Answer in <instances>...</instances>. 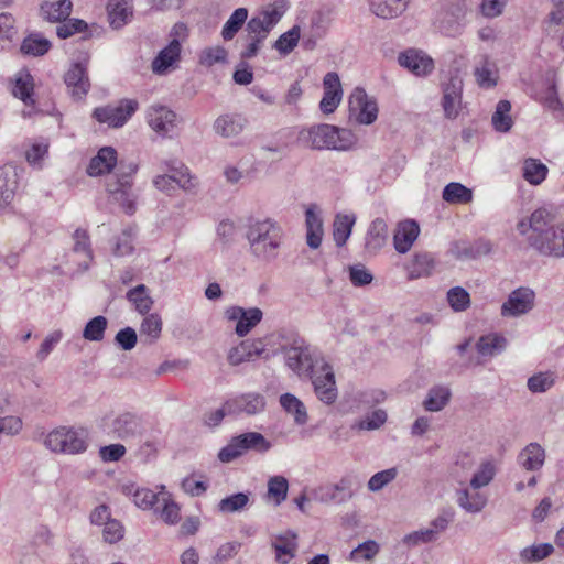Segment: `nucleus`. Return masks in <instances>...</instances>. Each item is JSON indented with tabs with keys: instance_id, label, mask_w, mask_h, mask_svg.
Returning <instances> with one entry per match:
<instances>
[{
	"instance_id": "obj_26",
	"label": "nucleus",
	"mask_w": 564,
	"mask_h": 564,
	"mask_svg": "<svg viewBox=\"0 0 564 564\" xmlns=\"http://www.w3.org/2000/svg\"><path fill=\"white\" fill-rule=\"evenodd\" d=\"M165 173L167 177L177 185L178 188L194 193L198 181L197 177L189 173V169L178 160H170L164 162Z\"/></svg>"
},
{
	"instance_id": "obj_46",
	"label": "nucleus",
	"mask_w": 564,
	"mask_h": 564,
	"mask_svg": "<svg viewBox=\"0 0 564 564\" xmlns=\"http://www.w3.org/2000/svg\"><path fill=\"white\" fill-rule=\"evenodd\" d=\"M248 19V9L247 8H238L236 9L221 30V36L225 41H230L235 37V35L239 32L242 25L246 23Z\"/></svg>"
},
{
	"instance_id": "obj_52",
	"label": "nucleus",
	"mask_w": 564,
	"mask_h": 564,
	"mask_svg": "<svg viewBox=\"0 0 564 564\" xmlns=\"http://www.w3.org/2000/svg\"><path fill=\"white\" fill-rule=\"evenodd\" d=\"M249 500V494L237 492L223 498L218 503V510L223 513L239 512L247 507Z\"/></svg>"
},
{
	"instance_id": "obj_3",
	"label": "nucleus",
	"mask_w": 564,
	"mask_h": 564,
	"mask_svg": "<svg viewBox=\"0 0 564 564\" xmlns=\"http://www.w3.org/2000/svg\"><path fill=\"white\" fill-rule=\"evenodd\" d=\"M300 139L313 150H350L357 142L356 134L348 129L328 123H319L303 129Z\"/></svg>"
},
{
	"instance_id": "obj_51",
	"label": "nucleus",
	"mask_w": 564,
	"mask_h": 564,
	"mask_svg": "<svg viewBox=\"0 0 564 564\" xmlns=\"http://www.w3.org/2000/svg\"><path fill=\"white\" fill-rule=\"evenodd\" d=\"M289 482L284 476H273L268 480V497L280 506L288 497Z\"/></svg>"
},
{
	"instance_id": "obj_47",
	"label": "nucleus",
	"mask_w": 564,
	"mask_h": 564,
	"mask_svg": "<svg viewBox=\"0 0 564 564\" xmlns=\"http://www.w3.org/2000/svg\"><path fill=\"white\" fill-rule=\"evenodd\" d=\"M511 104L508 100H500L492 115L491 122L496 131L508 132L512 127V118L510 116Z\"/></svg>"
},
{
	"instance_id": "obj_38",
	"label": "nucleus",
	"mask_w": 564,
	"mask_h": 564,
	"mask_svg": "<svg viewBox=\"0 0 564 564\" xmlns=\"http://www.w3.org/2000/svg\"><path fill=\"white\" fill-rule=\"evenodd\" d=\"M457 505L468 513H478L487 505V498L480 492H470L467 488L456 490Z\"/></svg>"
},
{
	"instance_id": "obj_58",
	"label": "nucleus",
	"mask_w": 564,
	"mask_h": 564,
	"mask_svg": "<svg viewBox=\"0 0 564 564\" xmlns=\"http://www.w3.org/2000/svg\"><path fill=\"white\" fill-rule=\"evenodd\" d=\"M496 474L491 462H484L470 479V487L475 490L480 489L491 482Z\"/></svg>"
},
{
	"instance_id": "obj_17",
	"label": "nucleus",
	"mask_w": 564,
	"mask_h": 564,
	"mask_svg": "<svg viewBox=\"0 0 564 564\" xmlns=\"http://www.w3.org/2000/svg\"><path fill=\"white\" fill-rule=\"evenodd\" d=\"M226 405L229 415L246 414L253 416L265 410L267 400L259 392H248L226 400Z\"/></svg>"
},
{
	"instance_id": "obj_6",
	"label": "nucleus",
	"mask_w": 564,
	"mask_h": 564,
	"mask_svg": "<svg viewBox=\"0 0 564 564\" xmlns=\"http://www.w3.org/2000/svg\"><path fill=\"white\" fill-rule=\"evenodd\" d=\"M138 166L133 163L127 169L119 166L118 173L110 176L106 182V189L113 200L118 202L127 214L135 212V195L132 192V175Z\"/></svg>"
},
{
	"instance_id": "obj_4",
	"label": "nucleus",
	"mask_w": 564,
	"mask_h": 564,
	"mask_svg": "<svg viewBox=\"0 0 564 564\" xmlns=\"http://www.w3.org/2000/svg\"><path fill=\"white\" fill-rule=\"evenodd\" d=\"M105 431L113 440L130 443L143 437L147 423L139 413L122 411L105 421Z\"/></svg>"
},
{
	"instance_id": "obj_11",
	"label": "nucleus",
	"mask_w": 564,
	"mask_h": 564,
	"mask_svg": "<svg viewBox=\"0 0 564 564\" xmlns=\"http://www.w3.org/2000/svg\"><path fill=\"white\" fill-rule=\"evenodd\" d=\"M285 7V1L279 0L274 2L273 6H270L267 9L260 11L258 14L253 15L247 22L246 26V31L248 32L249 37L264 41L271 30L281 20L282 15L284 14Z\"/></svg>"
},
{
	"instance_id": "obj_1",
	"label": "nucleus",
	"mask_w": 564,
	"mask_h": 564,
	"mask_svg": "<svg viewBox=\"0 0 564 564\" xmlns=\"http://www.w3.org/2000/svg\"><path fill=\"white\" fill-rule=\"evenodd\" d=\"M554 215L545 207L517 224V230L527 238L529 246L539 254L564 258V223L554 225Z\"/></svg>"
},
{
	"instance_id": "obj_20",
	"label": "nucleus",
	"mask_w": 564,
	"mask_h": 564,
	"mask_svg": "<svg viewBox=\"0 0 564 564\" xmlns=\"http://www.w3.org/2000/svg\"><path fill=\"white\" fill-rule=\"evenodd\" d=\"M463 86L464 83L459 75H452L443 85L442 106L445 117L448 119H455L459 113Z\"/></svg>"
},
{
	"instance_id": "obj_37",
	"label": "nucleus",
	"mask_w": 564,
	"mask_h": 564,
	"mask_svg": "<svg viewBox=\"0 0 564 564\" xmlns=\"http://www.w3.org/2000/svg\"><path fill=\"white\" fill-rule=\"evenodd\" d=\"M505 336L496 333L480 336L476 344V349L484 357H494L501 354L507 347Z\"/></svg>"
},
{
	"instance_id": "obj_50",
	"label": "nucleus",
	"mask_w": 564,
	"mask_h": 564,
	"mask_svg": "<svg viewBox=\"0 0 564 564\" xmlns=\"http://www.w3.org/2000/svg\"><path fill=\"white\" fill-rule=\"evenodd\" d=\"M108 326L105 316L98 315L87 322L83 330V337L90 341H101Z\"/></svg>"
},
{
	"instance_id": "obj_57",
	"label": "nucleus",
	"mask_w": 564,
	"mask_h": 564,
	"mask_svg": "<svg viewBox=\"0 0 564 564\" xmlns=\"http://www.w3.org/2000/svg\"><path fill=\"white\" fill-rule=\"evenodd\" d=\"M447 301L455 312H464L470 306L469 293L460 286H455L448 290Z\"/></svg>"
},
{
	"instance_id": "obj_53",
	"label": "nucleus",
	"mask_w": 564,
	"mask_h": 564,
	"mask_svg": "<svg viewBox=\"0 0 564 564\" xmlns=\"http://www.w3.org/2000/svg\"><path fill=\"white\" fill-rule=\"evenodd\" d=\"M162 319L159 314H148L140 326L141 336H145L150 344L154 343L161 335Z\"/></svg>"
},
{
	"instance_id": "obj_27",
	"label": "nucleus",
	"mask_w": 564,
	"mask_h": 564,
	"mask_svg": "<svg viewBox=\"0 0 564 564\" xmlns=\"http://www.w3.org/2000/svg\"><path fill=\"white\" fill-rule=\"evenodd\" d=\"M306 243L311 249L321 247L324 227L321 210L317 205L312 204L305 210Z\"/></svg>"
},
{
	"instance_id": "obj_33",
	"label": "nucleus",
	"mask_w": 564,
	"mask_h": 564,
	"mask_svg": "<svg viewBox=\"0 0 564 564\" xmlns=\"http://www.w3.org/2000/svg\"><path fill=\"white\" fill-rule=\"evenodd\" d=\"M388 225L382 218L371 221L366 237V248L369 252L377 253L387 242Z\"/></svg>"
},
{
	"instance_id": "obj_40",
	"label": "nucleus",
	"mask_w": 564,
	"mask_h": 564,
	"mask_svg": "<svg viewBox=\"0 0 564 564\" xmlns=\"http://www.w3.org/2000/svg\"><path fill=\"white\" fill-rule=\"evenodd\" d=\"M451 390L445 386H435L427 392L423 406L426 411L438 412L443 410L451 400Z\"/></svg>"
},
{
	"instance_id": "obj_39",
	"label": "nucleus",
	"mask_w": 564,
	"mask_h": 564,
	"mask_svg": "<svg viewBox=\"0 0 564 564\" xmlns=\"http://www.w3.org/2000/svg\"><path fill=\"white\" fill-rule=\"evenodd\" d=\"M434 264V259L430 253H416L413 260L406 265L408 278L415 280L429 276L433 272Z\"/></svg>"
},
{
	"instance_id": "obj_29",
	"label": "nucleus",
	"mask_w": 564,
	"mask_h": 564,
	"mask_svg": "<svg viewBox=\"0 0 564 564\" xmlns=\"http://www.w3.org/2000/svg\"><path fill=\"white\" fill-rule=\"evenodd\" d=\"M420 234L419 225L415 220H404L399 223L393 236L394 248L400 253H406Z\"/></svg>"
},
{
	"instance_id": "obj_54",
	"label": "nucleus",
	"mask_w": 564,
	"mask_h": 564,
	"mask_svg": "<svg viewBox=\"0 0 564 564\" xmlns=\"http://www.w3.org/2000/svg\"><path fill=\"white\" fill-rule=\"evenodd\" d=\"M555 383L553 372H539L528 379L527 386L532 393H543L550 390Z\"/></svg>"
},
{
	"instance_id": "obj_7",
	"label": "nucleus",
	"mask_w": 564,
	"mask_h": 564,
	"mask_svg": "<svg viewBox=\"0 0 564 564\" xmlns=\"http://www.w3.org/2000/svg\"><path fill=\"white\" fill-rule=\"evenodd\" d=\"M286 366L299 377H308L319 366L316 351L303 339H294L290 346L282 347Z\"/></svg>"
},
{
	"instance_id": "obj_61",
	"label": "nucleus",
	"mask_w": 564,
	"mask_h": 564,
	"mask_svg": "<svg viewBox=\"0 0 564 564\" xmlns=\"http://www.w3.org/2000/svg\"><path fill=\"white\" fill-rule=\"evenodd\" d=\"M33 79L30 74H25L17 79L13 95L20 98L25 105L33 104Z\"/></svg>"
},
{
	"instance_id": "obj_44",
	"label": "nucleus",
	"mask_w": 564,
	"mask_h": 564,
	"mask_svg": "<svg viewBox=\"0 0 564 564\" xmlns=\"http://www.w3.org/2000/svg\"><path fill=\"white\" fill-rule=\"evenodd\" d=\"M281 406L294 416V421L299 425L307 422V413L303 402L292 393H284L280 397Z\"/></svg>"
},
{
	"instance_id": "obj_16",
	"label": "nucleus",
	"mask_w": 564,
	"mask_h": 564,
	"mask_svg": "<svg viewBox=\"0 0 564 564\" xmlns=\"http://www.w3.org/2000/svg\"><path fill=\"white\" fill-rule=\"evenodd\" d=\"M535 293L530 288L513 290L502 303L500 314L502 317H519L529 313L534 306Z\"/></svg>"
},
{
	"instance_id": "obj_22",
	"label": "nucleus",
	"mask_w": 564,
	"mask_h": 564,
	"mask_svg": "<svg viewBox=\"0 0 564 564\" xmlns=\"http://www.w3.org/2000/svg\"><path fill=\"white\" fill-rule=\"evenodd\" d=\"M323 89L319 109L323 113L329 115L337 109L343 98L341 83L337 73L329 72L324 76Z\"/></svg>"
},
{
	"instance_id": "obj_21",
	"label": "nucleus",
	"mask_w": 564,
	"mask_h": 564,
	"mask_svg": "<svg viewBox=\"0 0 564 564\" xmlns=\"http://www.w3.org/2000/svg\"><path fill=\"white\" fill-rule=\"evenodd\" d=\"M248 118L239 112H229L218 116L214 123L215 133L225 139L237 138L248 127Z\"/></svg>"
},
{
	"instance_id": "obj_56",
	"label": "nucleus",
	"mask_w": 564,
	"mask_h": 564,
	"mask_svg": "<svg viewBox=\"0 0 564 564\" xmlns=\"http://www.w3.org/2000/svg\"><path fill=\"white\" fill-rule=\"evenodd\" d=\"M553 550H554V547L550 543H541L538 545H531V546L524 547L520 552V557L523 562L534 563V562L544 560L545 557L551 555Z\"/></svg>"
},
{
	"instance_id": "obj_32",
	"label": "nucleus",
	"mask_w": 564,
	"mask_h": 564,
	"mask_svg": "<svg viewBox=\"0 0 564 564\" xmlns=\"http://www.w3.org/2000/svg\"><path fill=\"white\" fill-rule=\"evenodd\" d=\"M108 20L113 29H121L132 17V8L128 0H109L107 4Z\"/></svg>"
},
{
	"instance_id": "obj_45",
	"label": "nucleus",
	"mask_w": 564,
	"mask_h": 564,
	"mask_svg": "<svg viewBox=\"0 0 564 564\" xmlns=\"http://www.w3.org/2000/svg\"><path fill=\"white\" fill-rule=\"evenodd\" d=\"M442 197L449 204H468L473 200V192L460 183L452 182L444 187Z\"/></svg>"
},
{
	"instance_id": "obj_49",
	"label": "nucleus",
	"mask_w": 564,
	"mask_h": 564,
	"mask_svg": "<svg viewBox=\"0 0 564 564\" xmlns=\"http://www.w3.org/2000/svg\"><path fill=\"white\" fill-rule=\"evenodd\" d=\"M127 299L134 304L135 310L142 315L147 314L153 305V300L147 293V286L144 284H139L129 290Z\"/></svg>"
},
{
	"instance_id": "obj_19",
	"label": "nucleus",
	"mask_w": 564,
	"mask_h": 564,
	"mask_svg": "<svg viewBox=\"0 0 564 564\" xmlns=\"http://www.w3.org/2000/svg\"><path fill=\"white\" fill-rule=\"evenodd\" d=\"M149 126L162 137H171L177 127V115L165 106H152L148 110Z\"/></svg>"
},
{
	"instance_id": "obj_64",
	"label": "nucleus",
	"mask_w": 564,
	"mask_h": 564,
	"mask_svg": "<svg viewBox=\"0 0 564 564\" xmlns=\"http://www.w3.org/2000/svg\"><path fill=\"white\" fill-rule=\"evenodd\" d=\"M402 541L406 546L414 547L421 544L435 542L437 539L435 538L433 531L427 527L406 534Z\"/></svg>"
},
{
	"instance_id": "obj_41",
	"label": "nucleus",
	"mask_w": 564,
	"mask_h": 564,
	"mask_svg": "<svg viewBox=\"0 0 564 564\" xmlns=\"http://www.w3.org/2000/svg\"><path fill=\"white\" fill-rule=\"evenodd\" d=\"M356 217L354 215L337 214L334 220L333 237L337 247H343L351 235Z\"/></svg>"
},
{
	"instance_id": "obj_15",
	"label": "nucleus",
	"mask_w": 564,
	"mask_h": 564,
	"mask_svg": "<svg viewBox=\"0 0 564 564\" xmlns=\"http://www.w3.org/2000/svg\"><path fill=\"white\" fill-rule=\"evenodd\" d=\"M349 111L360 124H371L377 120L378 106L375 99L369 98L361 87L354 89L349 96Z\"/></svg>"
},
{
	"instance_id": "obj_35",
	"label": "nucleus",
	"mask_w": 564,
	"mask_h": 564,
	"mask_svg": "<svg viewBox=\"0 0 564 564\" xmlns=\"http://www.w3.org/2000/svg\"><path fill=\"white\" fill-rule=\"evenodd\" d=\"M373 14L382 19H393L408 7L409 0H368Z\"/></svg>"
},
{
	"instance_id": "obj_24",
	"label": "nucleus",
	"mask_w": 564,
	"mask_h": 564,
	"mask_svg": "<svg viewBox=\"0 0 564 564\" xmlns=\"http://www.w3.org/2000/svg\"><path fill=\"white\" fill-rule=\"evenodd\" d=\"M181 52L182 46L180 41L177 39L171 40L152 61V72L156 75H165L170 70L175 69L181 59Z\"/></svg>"
},
{
	"instance_id": "obj_60",
	"label": "nucleus",
	"mask_w": 564,
	"mask_h": 564,
	"mask_svg": "<svg viewBox=\"0 0 564 564\" xmlns=\"http://www.w3.org/2000/svg\"><path fill=\"white\" fill-rule=\"evenodd\" d=\"M397 476L398 469L395 467L378 471L370 477L367 487L370 491L377 492L393 481Z\"/></svg>"
},
{
	"instance_id": "obj_43",
	"label": "nucleus",
	"mask_w": 564,
	"mask_h": 564,
	"mask_svg": "<svg viewBox=\"0 0 564 564\" xmlns=\"http://www.w3.org/2000/svg\"><path fill=\"white\" fill-rule=\"evenodd\" d=\"M547 172V166L536 159L529 158L523 162L522 176L531 185H540L546 178Z\"/></svg>"
},
{
	"instance_id": "obj_8",
	"label": "nucleus",
	"mask_w": 564,
	"mask_h": 564,
	"mask_svg": "<svg viewBox=\"0 0 564 564\" xmlns=\"http://www.w3.org/2000/svg\"><path fill=\"white\" fill-rule=\"evenodd\" d=\"M271 448V443L258 432H246L234 436L229 443L218 452L221 463H230L248 451L265 453Z\"/></svg>"
},
{
	"instance_id": "obj_2",
	"label": "nucleus",
	"mask_w": 564,
	"mask_h": 564,
	"mask_svg": "<svg viewBox=\"0 0 564 564\" xmlns=\"http://www.w3.org/2000/svg\"><path fill=\"white\" fill-rule=\"evenodd\" d=\"M250 253L260 261L270 262L279 256L284 231L273 219H252L246 227Z\"/></svg>"
},
{
	"instance_id": "obj_31",
	"label": "nucleus",
	"mask_w": 564,
	"mask_h": 564,
	"mask_svg": "<svg viewBox=\"0 0 564 564\" xmlns=\"http://www.w3.org/2000/svg\"><path fill=\"white\" fill-rule=\"evenodd\" d=\"M497 74L498 69L495 62L488 55H481L474 70L478 86L485 89L494 88L497 85Z\"/></svg>"
},
{
	"instance_id": "obj_28",
	"label": "nucleus",
	"mask_w": 564,
	"mask_h": 564,
	"mask_svg": "<svg viewBox=\"0 0 564 564\" xmlns=\"http://www.w3.org/2000/svg\"><path fill=\"white\" fill-rule=\"evenodd\" d=\"M117 151L112 147H104L90 160L87 173L90 176L110 173L117 165Z\"/></svg>"
},
{
	"instance_id": "obj_23",
	"label": "nucleus",
	"mask_w": 564,
	"mask_h": 564,
	"mask_svg": "<svg viewBox=\"0 0 564 564\" xmlns=\"http://www.w3.org/2000/svg\"><path fill=\"white\" fill-rule=\"evenodd\" d=\"M400 66L406 68L415 76H427L434 69L433 59L421 50L409 48L399 54Z\"/></svg>"
},
{
	"instance_id": "obj_9",
	"label": "nucleus",
	"mask_w": 564,
	"mask_h": 564,
	"mask_svg": "<svg viewBox=\"0 0 564 564\" xmlns=\"http://www.w3.org/2000/svg\"><path fill=\"white\" fill-rule=\"evenodd\" d=\"M467 3L464 0H444L436 18V28L446 36L459 35L464 28Z\"/></svg>"
},
{
	"instance_id": "obj_13",
	"label": "nucleus",
	"mask_w": 564,
	"mask_h": 564,
	"mask_svg": "<svg viewBox=\"0 0 564 564\" xmlns=\"http://www.w3.org/2000/svg\"><path fill=\"white\" fill-rule=\"evenodd\" d=\"M138 106L139 104L134 99H122L117 106L108 105L95 108L93 117L110 128H120L132 117Z\"/></svg>"
},
{
	"instance_id": "obj_34",
	"label": "nucleus",
	"mask_w": 564,
	"mask_h": 564,
	"mask_svg": "<svg viewBox=\"0 0 564 564\" xmlns=\"http://www.w3.org/2000/svg\"><path fill=\"white\" fill-rule=\"evenodd\" d=\"M73 9L72 0L44 1L41 4L42 17L50 22H62L69 18Z\"/></svg>"
},
{
	"instance_id": "obj_25",
	"label": "nucleus",
	"mask_w": 564,
	"mask_h": 564,
	"mask_svg": "<svg viewBox=\"0 0 564 564\" xmlns=\"http://www.w3.org/2000/svg\"><path fill=\"white\" fill-rule=\"evenodd\" d=\"M265 348L262 339H247L232 347L228 352V362L231 366H239L249 362L264 354Z\"/></svg>"
},
{
	"instance_id": "obj_18",
	"label": "nucleus",
	"mask_w": 564,
	"mask_h": 564,
	"mask_svg": "<svg viewBox=\"0 0 564 564\" xmlns=\"http://www.w3.org/2000/svg\"><path fill=\"white\" fill-rule=\"evenodd\" d=\"M225 316L229 321L237 322L235 332L239 337H243L261 322L263 313L258 307L246 310L240 306H230L226 310Z\"/></svg>"
},
{
	"instance_id": "obj_12",
	"label": "nucleus",
	"mask_w": 564,
	"mask_h": 564,
	"mask_svg": "<svg viewBox=\"0 0 564 564\" xmlns=\"http://www.w3.org/2000/svg\"><path fill=\"white\" fill-rule=\"evenodd\" d=\"M314 387V392L319 401L330 405L338 397L333 367L321 359V366L308 376Z\"/></svg>"
},
{
	"instance_id": "obj_55",
	"label": "nucleus",
	"mask_w": 564,
	"mask_h": 564,
	"mask_svg": "<svg viewBox=\"0 0 564 564\" xmlns=\"http://www.w3.org/2000/svg\"><path fill=\"white\" fill-rule=\"evenodd\" d=\"M300 26L294 25L288 32L283 33L275 41L273 47L279 51L281 54L286 55L291 53L294 47L297 45L300 40Z\"/></svg>"
},
{
	"instance_id": "obj_14",
	"label": "nucleus",
	"mask_w": 564,
	"mask_h": 564,
	"mask_svg": "<svg viewBox=\"0 0 564 564\" xmlns=\"http://www.w3.org/2000/svg\"><path fill=\"white\" fill-rule=\"evenodd\" d=\"M354 477L343 476L336 484H325L312 490L311 495L315 501L322 503L340 505L354 496Z\"/></svg>"
},
{
	"instance_id": "obj_48",
	"label": "nucleus",
	"mask_w": 564,
	"mask_h": 564,
	"mask_svg": "<svg viewBox=\"0 0 564 564\" xmlns=\"http://www.w3.org/2000/svg\"><path fill=\"white\" fill-rule=\"evenodd\" d=\"M50 48L51 42L39 34L29 35L21 44V52L32 56H42L46 54Z\"/></svg>"
},
{
	"instance_id": "obj_10",
	"label": "nucleus",
	"mask_w": 564,
	"mask_h": 564,
	"mask_svg": "<svg viewBox=\"0 0 564 564\" xmlns=\"http://www.w3.org/2000/svg\"><path fill=\"white\" fill-rule=\"evenodd\" d=\"M88 63L89 55L82 53L64 75L67 93L76 101L83 100L90 89Z\"/></svg>"
},
{
	"instance_id": "obj_42",
	"label": "nucleus",
	"mask_w": 564,
	"mask_h": 564,
	"mask_svg": "<svg viewBox=\"0 0 564 564\" xmlns=\"http://www.w3.org/2000/svg\"><path fill=\"white\" fill-rule=\"evenodd\" d=\"M17 186L15 174L12 167H0V208L10 204Z\"/></svg>"
},
{
	"instance_id": "obj_59",
	"label": "nucleus",
	"mask_w": 564,
	"mask_h": 564,
	"mask_svg": "<svg viewBox=\"0 0 564 564\" xmlns=\"http://www.w3.org/2000/svg\"><path fill=\"white\" fill-rule=\"evenodd\" d=\"M160 499L161 491L155 494L147 488L137 489L133 494V502L143 510H155V507L160 505Z\"/></svg>"
},
{
	"instance_id": "obj_30",
	"label": "nucleus",
	"mask_w": 564,
	"mask_h": 564,
	"mask_svg": "<svg viewBox=\"0 0 564 564\" xmlns=\"http://www.w3.org/2000/svg\"><path fill=\"white\" fill-rule=\"evenodd\" d=\"M545 460V451L539 443L528 444L518 455V463L529 471L542 468Z\"/></svg>"
},
{
	"instance_id": "obj_62",
	"label": "nucleus",
	"mask_w": 564,
	"mask_h": 564,
	"mask_svg": "<svg viewBox=\"0 0 564 564\" xmlns=\"http://www.w3.org/2000/svg\"><path fill=\"white\" fill-rule=\"evenodd\" d=\"M56 28V34L59 39H67L76 33L86 32L88 24L80 19H67L59 22Z\"/></svg>"
},
{
	"instance_id": "obj_5",
	"label": "nucleus",
	"mask_w": 564,
	"mask_h": 564,
	"mask_svg": "<svg viewBox=\"0 0 564 564\" xmlns=\"http://www.w3.org/2000/svg\"><path fill=\"white\" fill-rule=\"evenodd\" d=\"M88 431L79 427H58L50 432L45 438L46 447L59 454L77 455L88 448Z\"/></svg>"
},
{
	"instance_id": "obj_63",
	"label": "nucleus",
	"mask_w": 564,
	"mask_h": 564,
	"mask_svg": "<svg viewBox=\"0 0 564 564\" xmlns=\"http://www.w3.org/2000/svg\"><path fill=\"white\" fill-rule=\"evenodd\" d=\"M380 551V545L375 540H368L364 543H360L357 547H355L350 553V560L352 561H370L372 560Z\"/></svg>"
},
{
	"instance_id": "obj_36",
	"label": "nucleus",
	"mask_w": 564,
	"mask_h": 564,
	"mask_svg": "<svg viewBox=\"0 0 564 564\" xmlns=\"http://www.w3.org/2000/svg\"><path fill=\"white\" fill-rule=\"evenodd\" d=\"M154 512L166 524H176L181 519L180 506L172 499L171 494L165 491L164 486H161L160 505L155 507Z\"/></svg>"
}]
</instances>
